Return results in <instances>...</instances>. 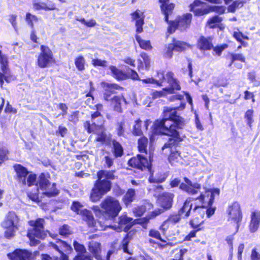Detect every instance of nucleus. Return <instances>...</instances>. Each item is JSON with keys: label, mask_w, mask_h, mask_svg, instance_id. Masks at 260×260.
Instances as JSON below:
<instances>
[{"label": "nucleus", "mask_w": 260, "mask_h": 260, "mask_svg": "<svg viewBox=\"0 0 260 260\" xmlns=\"http://www.w3.org/2000/svg\"><path fill=\"white\" fill-rule=\"evenodd\" d=\"M203 223V218H198L193 217V219L190 221V224L194 229H197V231L200 230V226Z\"/></svg>", "instance_id": "nucleus-44"}, {"label": "nucleus", "mask_w": 260, "mask_h": 260, "mask_svg": "<svg viewBox=\"0 0 260 260\" xmlns=\"http://www.w3.org/2000/svg\"><path fill=\"white\" fill-rule=\"evenodd\" d=\"M230 56L232 58V62H235V61H240L242 62H245V56L241 53H230Z\"/></svg>", "instance_id": "nucleus-49"}, {"label": "nucleus", "mask_w": 260, "mask_h": 260, "mask_svg": "<svg viewBox=\"0 0 260 260\" xmlns=\"http://www.w3.org/2000/svg\"><path fill=\"white\" fill-rule=\"evenodd\" d=\"M184 183H181L179 178H175L170 182L171 187H175L179 184V188L189 194L193 195L198 193L201 188V184L197 182L193 183L187 177L184 178Z\"/></svg>", "instance_id": "nucleus-9"}, {"label": "nucleus", "mask_w": 260, "mask_h": 260, "mask_svg": "<svg viewBox=\"0 0 260 260\" xmlns=\"http://www.w3.org/2000/svg\"><path fill=\"white\" fill-rule=\"evenodd\" d=\"M174 51V46L170 44L168 47L166 49V51L164 54L165 57L168 58H171L173 56V51Z\"/></svg>", "instance_id": "nucleus-56"}, {"label": "nucleus", "mask_w": 260, "mask_h": 260, "mask_svg": "<svg viewBox=\"0 0 260 260\" xmlns=\"http://www.w3.org/2000/svg\"><path fill=\"white\" fill-rule=\"evenodd\" d=\"M112 152L115 157H120L123 154V148L119 142L115 140L112 141Z\"/></svg>", "instance_id": "nucleus-34"}, {"label": "nucleus", "mask_w": 260, "mask_h": 260, "mask_svg": "<svg viewBox=\"0 0 260 260\" xmlns=\"http://www.w3.org/2000/svg\"><path fill=\"white\" fill-rule=\"evenodd\" d=\"M181 216H183L179 214V211L178 214L171 215L166 221L169 224H176L180 221Z\"/></svg>", "instance_id": "nucleus-48"}, {"label": "nucleus", "mask_w": 260, "mask_h": 260, "mask_svg": "<svg viewBox=\"0 0 260 260\" xmlns=\"http://www.w3.org/2000/svg\"><path fill=\"white\" fill-rule=\"evenodd\" d=\"M202 3L200 0H195L193 3L190 5V10L192 11L195 15L202 16L210 12L209 7L203 8Z\"/></svg>", "instance_id": "nucleus-20"}, {"label": "nucleus", "mask_w": 260, "mask_h": 260, "mask_svg": "<svg viewBox=\"0 0 260 260\" xmlns=\"http://www.w3.org/2000/svg\"><path fill=\"white\" fill-rule=\"evenodd\" d=\"M103 87L105 89L104 98L105 100L109 101L110 100L112 94L115 93L116 90L120 89L121 87L116 84L109 83H103Z\"/></svg>", "instance_id": "nucleus-23"}, {"label": "nucleus", "mask_w": 260, "mask_h": 260, "mask_svg": "<svg viewBox=\"0 0 260 260\" xmlns=\"http://www.w3.org/2000/svg\"><path fill=\"white\" fill-rule=\"evenodd\" d=\"M250 259L251 260H260V253L256 251V248L252 249Z\"/></svg>", "instance_id": "nucleus-60"}, {"label": "nucleus", "mask_w": 260, "mask_h": 260, "mask_svg": "<svg viewBox=\"0 0 260 260\" xmlns=\"http://www.w3.org/2000/svg\"><path fill=\"white\" fill-rule=\"evenodd\" d=\"M92 64L94 67H106L107 66V61L99 59H93Z\"/></svg>", "instance_id": "nucleus-55"}, {"label": "nucleus", "mask_w": 260, "mask_h": 260, "mask_svg": "<svg viewBox=\"0 0 260 260\" xmlns=\"http://www.w3.org/2000/svg\"><path fill=\"white\" fill-rule=\"evenodd\" d=\"M228 45L227 44H223L220 46H217L215 47H213V51L217 54L218 56H220L221 54V52L226 48H227Z\"/></svg>", "instance_id": "nucleus-57"}, {"label": "nucleus", "mask_w": 260, "mask_h": 260, "mask_svg": "<svg viewBox=\"0 0 260 260\" xmlns=\"http://www.w3.org/2000/svg\"><path fill=\"white\" fill-rule=\"evenodd\" d=\"M88 250L97 260H102L100 253L101 251V244L94 241L89 242Z\"/></svg>", "instance_id": "nucleus-29"}, {"label": "nucleus", "mask_w": 260, "mask_h": 260, "mask_svg": "<svg viewBox=\"0 0 260 260\" xmlns=\"http://www.w3.org/2000/svg\"><path fill=\"white\" fill-rule=\"evenodd\" d=\"M158 201L160 206L165 209H168L172 207L174 194L170 192H164L158 196Z\"/></svg>", "instance_id": "nucleus-19"}, {"label": "nucleus", "mask_w": 260, "mask_h": 260, "mask_svg": "<svg viewBox=\"0 0 260 260\" xmlns=\"http://www.w3.org/2000/svg\"><path fill=\"white\" fill-rule=\"evenodd\" d=\"M142 121L140 120H137L133 126L132 133L135 136H141L142 135L141 125Z\"/></svg>", "instance_id": "nucleus-40"}, {"label": "nucleus", "mask_w": 260, "mask_h": 260, "mask_svg": "<svg viewBox=\"0 0 260 260\" xmlns=\"http://www.w3.org/2000/svg\"><path fill=\"white\" fill-rule=\"evenodd\" d=\"M118 224L120 231L123 229L124 231L127 232L133 225V218L128 217L126 215H122L119 217Z\"/></svg>", "instance_id": "nucleus-26"}, {"label": "nucleus", "mask_w": 260, "mask_h": 260, "mask_svg": "<svg viewBox=\"0 0 260 260\" xmlns=\"http://www.w3.org/2000/svg\"><path fill=\"white\" fill-rule=\"evenodd\" d=\"M129 166L136 168L141 171L147 169L150 171L151 164L148 162L146 157L142 155L138 154L136 157H134L128 161Z\"/></svg>", "instance_id": "nucleus-15"}, {"label": "nucleus", "mask_w": 260, "mask_h": 260, "mask_svg": "<svg viewBox=\"0 0 260 260\" xmlns=\"http://www.w3.org/2000/svg\"><path fill=\"white\" fill-rule=\"evenodd\" d=\"M85 59L82 56L77 57L75 60V64L79 71H82L84 69Z\"/></svg>", "instance_id": "nucleus-43"}, {"label": "nucleus", "mask_w": 260, "mask_h": 260, "mask_svg": "<svg viewBox=\"0 0 260 260\" xmlns=\"http://www.w3.org/2000/svg\"><path fill=\"white\" fill-rule=\"evenodd\" d=\"M74 260H92L91 257L89 255H86L85 253L78 254L74 258Z\"/></svg>", "instance_id": "nucleus-61"}, {"label": "nucleus", "mask_w": 260, "mask_h": 260, "mask_svg": "<svg viewBox=\"0 0 260 260\" xmlns=\"http://www.w3.org/2000/svg\"><path fill=\"white\" fill-rule=\"evenodd\" d=\"M157 77L158 79H156V80L159 81V83L156 84L158 86L165 85L163 83L167 80L169 86L164 88V90L167 91L168 93H173L175 90H180L181 89L179 82L177 79L174 78V74L172 72L167 73L166 76L162 72H158Z\"/></svg>", "instance_id": "nucleus-7"}, {"label": "nucleus", "mask_w": 260, "mask_h": 260, "mask_svg": "<svg viewBox=\"0 0 260 260\" xmlns=\"http://www.w3.org/2000/svg\"><path fill=\"white\" fill-rule=\"evenodd\" d=\"M14 169L17 173L19 182L23 185L27 184L30 186L36 184L37 176L35 174H28L26 168L20 165L14 166Z\"/></svg>", "instance_id": "nucleus-12"}, {"label": "nucleus", "mask_w": 260, "mask_h": 260, "mask_svg": "<svg viewBox=\"0 0 260 260\" xmlns=\"http://www.w3.org/2000/svg\"><path fill=\"white\" fill-rule=\"evenodd\" d=\"M205 205L200 204L197 205L195 203L192 211L191 215L193 217H196L198 218H203L205 215Z\"/></svg>", "instance_id": "nucleus-30"}, {"label": "nucleus", "mask_w": 260, "mask_h": 260, "mask_svg": "<svg viewBox=\"0 0 260 260\" xmlns=\"http://www.w3.org/2000/svg\"><path fill=\"white\" fill-rule=\"evenodd\" d=\"M210 12H215L219 14H223L225 11V7L223 6H210Z\"/></svg>", "instance_id": "nucleus-54"}, {"label": "nucleus", "mask_w": 260, "mask_h": 260, "mask_svg": "<svg viewBox=\"0 0 260 260\" xmlns=\"http://www.w3.org/2000/svg\"><path fill=\"white\" fill-rule=\"evenodd\" d=\"M143 83L145 84L151 83V84H158L159 81H157L155 79L153 78H148L147 79L140 80Z\"/></svg>", "instance_id": "nucleus-63"}, {"label": "nucleus", "mask_w": 260, "mask_h": 260, "mask_svg": "<svg viewBox=\"0 0 260 260\" xmlns=\"http://www.w3.org/2000/svg\"><path fill=\"white\" fill-rule=\"evenodd\" d=\"M7 256L10 260H31L32 254L26 250L17 249Z\"/></svg>", "instance_id": "nucleus-18"}, {"label": "nucleus", "mask_w": 260, "mask_h": 260, "mask_svg": "<svg viewBox=\"0 0 260 260\" xmlns=\"http://www.w3.org/2000/svg\"><path fill=\"white\" fill-rule=\"evenodd\" d=\"M73 245L75 250L79 252L78 254H83L86 252V249L83 245L75 241L73 243Z\"/></svg>", "instance_id": "nucleus-51"}, {"label": "nucleus", "mask_w": 260, "mask_h": 260, "mask_svg": "<svg viewBox=\"0 0 260 260\" xmlns=\"http://www.w3.org/2000/svg\"><path fill=\"white\" fill-rule=\"evenodd\" d=\"M44 222L45 220L42 218H39L35 221H31V223H33V229L29 230L27 233L31 246H36L39 244V241L35 238L44 239L46 237V233L44 228Z\"/></svg>", "instance_id": "nucleus-5"}, {"label": "nucleus", "mask_w": 260, "mask_h": 260, "mask_svg": "<svg viewBox=\"0 0 260 260\" xmlns=\"http://www.w3.org/2000/svg\"><path fill=\"white\" fill-rule=\"evenodd\" d=\"M243 4L244 2L242 1H236L228 7V10L230 12L234 13L236 9L242 7Z\"/></svg>", "instance_id": "nucleus-46"}, {"label": "nucleus", "mask_w": 260, "mask_h": 260, "mask_svg": "<svg viewBox=\"0 0 260 260\" xmlns=\"http://www.w3.org/2000/svg\"><path fill=\"white\" fill-rule=\"evenodd\" d=\"M37 63L41 68L48 67L54 61L53 54L52 51L47 46L42 45L40 47Z\"/></svg>", "instance_id": "nucleus-13"}, {"label": "nucleus", "mask_w": 260, "mask_h": 260, "mask_svg": "<svg viewBox=\"0 0 260 260\" xmlns=\"http://www.w3.org/2000/svg\"><path fill=\"white\" fill-rule=\"evenodd\" d=\"M221 20L222 19L220 17L218 16H215L208 20V23L211 28H214L215 27V24L216 23L220 22Z\"/></svg>", "instance_id": "nucleus-52"}, {"label": "nucleus", "mask_w": 260, "mask_h": 260, "mask_svg": "<svg viewBox=\"0 0 260 260\" xmlns=\"http://www.w3.org/2000/svg\"><path fill=\"white\" fill-rule=\"evenodd\" d=\"M48 247L50 249L54 250L59 254V257L56 256L53 259L48 254H42V260H68V256L64 252H69L72 249V247L60 239H55L54 241L50 242L48 243Z\"/></svg>", "instance_id": "nucleus-3"}, {"label": "nucleus", "mask_w": 260, "mask_h": 260, "mask_svg": "<svg viewBox=\"0 0 260 260\" xmlns=\"http://www.w3.org/2000/svg\"><path fill=\"white\" fill-rule=\"evenodd\" d=\"M136 40L141 48L145 50H150L151 49L152 47L149 41L142 39L141 37L138 35H136Z\"/></svg>", "instance_id": "nucleus-37"}, {"label": "nucleus", "mask_w": 260, "mask_h": 260, "mask_svg": "<svg viewBox=\"0 0 260 260\" xmlns=\"http://www.w3.org/2000/svg\"><path fill=\"white\" fill-rule=\"evenodd\" d=\"M109 101L111 102V105L113 107L114 110L117 112L120 113L122 112L121 105L123 102L125 104H126L125 99L122 96H114Z\"/></svg>", "instance_id": "nucleus-27"}, {"label": "nucleus", "mask_w": 260, "mask_h": 260, "mask_svg": "<svg viewBox=\"0 0 260 260\" xmlns=\"http://www.w3.org/2000/svg\"><path fill=\"white\" fill-rule=\"evenodd\" d=\"M37 18L34 16L31 15L30 13H27L26 16V21L27 24L30 25L31 28H34V21H37Z\"/></svg>", "instance_id": "nucleus-53"}, {"label": "nucleus", "mask_w": 260, "mask_h": 260, "mask_svg": "<svg viewBox=\"0 0 260 260\" xmlns=\"http://www.w3.org/2000/svg\"><path fill=\"white\" fill-rule=\"evenodd\" d=\"M149 235L150 237L155 238H156L157 239H158V240H160L161 239L160 234L159 233V232L157 231H155V230H150V232H149Z\"/></svg>", "instance_id": "nucleus-62"}, {"label": "nucleus", "mask_w": 260, "mask_h": 260, "mask_svg": "<svg viewBox=\"0 0 260 260\" xmlns=\"http://www.w3.org/2000/svg\"><path fill=\"white\" fill-rule=\"evenodd\" d=\"M34 8L36 10H54L55 8L54 5H52L50 6H47V5L43 3L38 1L37 0H35L33 4Z\"/></svg>", "instance_id": "nucleus-35"}, {"label": "nucleus", "mask_w": 260, "mask_h": 260, "mask_svg": "<svg viewBox=\"0 0 260 260\" xmlns=\"http://www.w3.org/2000/svg\"><path fill=\"white\" fill-rule=\"evenodd\" d=\"M115 171L101 170L97 173L98 178L111 181L115 179Z\"/></svg>", "instance_id": "nucleus-32"}, {"label": "nucleus", "mask_w": 260, "mask_h": 260, "mask_svg": "<svg viewBox=\"0 0 260 260\" xmlns=\"http://www.w3.org/2000/svg\"><path fill=\"white\" fill-rule=\"evenodd\" d=\"M5 112L6 113H12L14 114H16L17 113V110L16 109L13 108L8 102L7 106L5 109Z\"/></svg>", "instance_id": "nucleus-64"}, {"label": "nucleus", "mask_w": 260, "mask_h": 260, "mask_svg": "<svg viewBox=\"0 0 260 260\" xmlns=\"http://www.w3.org/2000/svg\"><path fill=\"white\" fill-rule=\"evenodd\" d=\"M149 172L151 174L148 179V181L150 183H160L164 182L167 178V175L161 172L157 173L154 175L153 174L151 173V168Z\"/></svg>", "instance_id": "nucleus-33"}, {"label": "nucleus", "mask_w": 260, "mask_h": 260, "mask_svg": "<svg viewBox=\"0 0 260 260\" xmlns=\"http://www.w3.org/2000/svg\"><path fill=\"white\" fill-rule=\"evenodd\" d=\"M192 15L186 13L180 16L174 21L169 23L168 31L170 34L174 32L176 28H179L181 31L185 30L189 28L191 23Z\"/></svg>", "instance_id": "nucleus-10"}, {"label": "nucleus", "mask_w": 260, "mask_h": 260, "mask_svg": "<svg viewBox=\"0 0 260 260\" xmlns=\"http://www.w3.org/2000/svg\"><path fill=\"white\" fill-rule=\"evenodd\" d=\"M251 220L249 224V230L251 233L256 232L260 224V211H252L250 215Z\"/></svg>", "instance_id": "nucleus-22"}, {"label": "nucleus", "mask_w": 260, "mask_h": 260, "mask_svg": "<svg viewBox=\"0 0 260 260\" xmlns=\"http://www.w3.org/2000/svg\"><path fill=\"white\" fill-rule=\"evenodd\" d=\"M71 209L77 214L81 215L83 219L87 222L89 226H95L96 222L92 213L90 211L85 209L80 202L78 201L73 202Z\"/></svg>", "instance_id": "nucleus-11"}, {"label": "nucleus", "mask_w": 260, "mask_h": 260, "mask_svg": "<svg viewBox=\"0 0 260 260\" xmlns=\"http://www.w3.org/2000/svg\"><path fill=\"white\" fill-rule=\"evenodd\" d=\"M159 1L161 3V12L165 15V20L168 22L169 15L172 13L174 5L173 4H169V0H159Z\"/></svg>", "instance_id": "nucleus-24"}, {"label": "nucleus", "mask_w": 260, "mask_h": 260, "mask_svg": "<svg viewBox=\"0 0 260 260\" xmlns=\"http://www.w3.org/2000/svg\"><path fill=\"white\" fill-rule=\"evenodd\" d=\"M219 194V189L215 188L212 190H207L205 193H201L199 198L196 200H199L201 202L200 205H203L208 206H211L214 200L215 195Z\"/></svg>", "instance_id": "nucleus-17"}, {"label": "nucleus", "mask_w": 260, "mask_h": 260, "mask_svg": "<svg viewBox=\"0 0 260 260\" xmlns=\"http://www.w3.org/2000/svg\"><path fill=\"white\" fill-rule=\"evenodd\" d=\"M215 211V208L211 206H206V212L205 214L207 217H210L214 214Z\"/></svg>", "instance_id": "nucleus-59"}, {"label": "nucleus", "mask_w": 260, "mask_h": 260, "mask_svg": "<svg viewBox=\"0 0 260 260\" xmlns=\"http://www.w3.org/2000/svg\"><path fill=\"white\" fill-rule=\"evenodd\" d=\"M70 228L67 225H63L59 229V234L62 236H67L70 234Z\"/></svg>", "instance_id": "nucleus-58"}, {"label": "nucleus", "mask_w": 260, "mask_h": 260, "mask_svg": "<svg viewBox=\"0 0 260 260\" xmlns=\"http://www.w3.org/2000/svg\"><path fill=\"white\" fill-rule=\"evenodd\" d=\"M185 104L181 103L180 107H166L164 110V116L161 120H156L153 124V133L170 137L162 149L172 148L181 141L179 129L183 128L185 122L183 118L177 115V110H182Z\"/></svg>", "instance_id": "nucleus-1"}, {"label": "nucleus", "mask_w": 260, "mask_h": 260, "mask_svg": "<svg viewBox=\"0 0 260 260\" xmlns=\"http://www.w3.org/2000/svg\"><path fill=\"white\" fill-rule=\"evenodd\" d=\"M8 150L5 147L0 145V165L8 159L7 154Z\"/></svg>", "instance_id": "nucleus-47"}, {"label": "nucleus", "mask_w": 260, "mask_h": 260, "mask_svg": "<svg viewBox=\"0 0 260 260\" xmlns=\"http://www.w3.org/2000/svg\"><path fill=\"white\" fill-rule=\"evenodd\" d=\"M138 143L139 151L146 154L148 139L146 137H142L139 139Z\"/></svg>", "instance_id": "nucleus-38"}, {"label": "nucleus", "mask_w": 260, "mask_h": 260, "mask_svg": "<svg viewBox=\"0 0 260 260\" xmlns=\"http://www.w3.org/2000/svg\"><path fill=\"white\" fill-rule=\"evenodd\" d=\"M109 69L111 72L112 76L117 80H123L127 79L128 77L127 74L117 69L115 66H111Z\"/></svg>", "instance_id": "nucleus-31"}, {"label": "nucleus", "mask_w": 260, "mask_h": 260, "mask_svg": "<svg viewBox=\"0 0 260 260\" xmlns=\"http://www.w3.org/2000/svg\"><path fill=\"white\" fill-rule=\"evenodd\" d=\"M135 195V191L133 189H128L125 195L124 196V201L126 204H129L133 201Z\"/></svg>", "instance_id": "nucleus-42"}, {"label": "nucleus", "mask_w": 260, "mask_h": 260, "mask_svg": "<svg viewBox=\"0 0 260 260\" xmlns=\"http://www.w3.org/2000/svg\"><path fill=\"white\" fill-rule=\"evenodd\" d=\"M102 210L109 219L116 217L122 209L118 200L116 198L108 196L101 203Z\"/></svg>", "instance_id": "nucleus-4"}, {"label": "nucleus", "mask_w": 260, "mask_h": 260, "mask_svg": "<svg viewBox=\"0 0 260 260\" xmlns=\"http://www.w3.org/2000/svg\"><path fill=\"white\" fill-rule=\"evenodd\" d=\"M36 184L37 189L35 192L27 193L28 197L34 202H39L38 193L39 189L43 191L42 194L48 197H54L59 193L58 190L56 188V183L51 184L44 173H42L39 176L37 183Z\"/></svg>", "instance_id": "nucleus-2"}, {"label": "nucleus", "mask_w": 260, "mask_h": 260, "mask_svg": "<svg viewBox=\"0 0 260 260\" xmlns=\"http://www.w3.org/2000/svg\"><path fill=\"white\" fill-rule=\"evenodd\" d=\"M172 45L174 46V51L177 52L182 51L188 47L186 43L179 41H174Z\"/></svg>", "instance_id": "nucleus-39"}, {"label": "nucleus", "mask_w": 260, "mask_h": 260, "mask_svg": "<svg viewBox=\"0 0 260 260\" xmlns=\"http://www.w3.org/2000/svg\"><path fill=\"white\" fill-rule=\"evenodd\" d=\"M191 198H189L184 203L183 207L179 210V214L184 217H187L191 215L194 205L191 203Z\"/></svg>", "instance_id": "nucleus-28"}, {"label": "nucleus", "mask_w": 260, "mask_h": 260, "mask_svg": "<svg viewBox=\"0 0 260 260\" xmlns=\"http://www.w3.org/2000/svg\"><path fill=\"white\" fill-rule=\"evenodd\" d=\"M132 17L133 20L135 21L137 33L142 32L144 18L143 13L138 10L132 14Z\"/></svg>", "instance_id": "nucleus-21"}, {"label": "nucleus", "mask_w": 260, "mask_h": 260, "mask_svg": "<svg viewBox=\"0 0 260 260\" xmlns=\"http://www.w3.org/2000/svg\"><path fill=\"white\" fill-rule=\"evenodd\" d=\"M233 37L239 42H240L241 44H244V42L242 39L248 40L249 38L244 36L241 32H240L238 29H237V31H235L233 33Z\"/></svg>", "instance_id": "nucleus-45"}, {"label": "nucleus", "mask_w": 260, "mask_h": 260, "mask_svg": "<svg viewBox=\"0 0 260 260\" xmlns=\"http://www.w3.org/2000/svg\"><path fill=\"white\" fill-rule=\"evenodd\" d=\"M0 64L2 72H0V84L2 87L4 81L9 82L10 80V72L8 68V58L0 50Z\"/></svg>", "instance_id": "nucleus-16"}, {"label": "nucleus", "mask_w": 260, "mask_h": 260, "mask_svg": "<svg viewBox=\"0 0 260 260\" xmlns=\"http://www.w3.org/2000/svg\"><path fill=\"white\" fill-rule=\"evenodd\" d=\"M253 111L252 110H248L246 111L245 118L246 120L247 123L249 125V127H251V124L253 122Z\"/></svg>", "instance_id": "nucleus-50"}, {"label": "nucleus", "mask_w": 260, "mask_h": 260, "mask_svg": "<svg viewBox=\"0 0 260 260\" xmlns=\"http://www.w3.org/2000/svg\"><path fill=\"white\" fill-rule=\"evenodd\" d=\"M227 212L229 215V220L237 224L236 232H237L242 219V214L239 203L237 202L232 203L229 206Z\"/></svg>", "instance_id": "nucleus-14"}, {"label": "nucleus", "mask_w": 260, "mask_h": 260, "mask_svg": "<svg viewBox=\"0 0 260 260\" xmlns=\"http://www.w3.org/2000/svg\"><path fill=\"white\" fill-rule=\"evenodd\" d=\"M180 157V155L178 151L176 150L175 151H173L172 149H171V153L168 159L169 162L172 165H173L175 162H178Z\"/></svg>", "instance_id": "nucleus-41"}, {"label": "nucleus", "mask_w": 260, "mask_h": 260, "mask_svg": "<svg viewBox=\"0 0 260 260\" xmlns=\"http://www.w3.org/2000/svg\"><path fill=\"white\" fill-rule=\"evenodd\" d=\"M111 182L109 180H105L98 179L94 183V187L92 189L90 198V200L95 202L100 200L102 196L111 188Z\"/></svg>", "instance_id": "nucleus-6"}, {"label": "nucleus", "mask_w": 260, "mask_h": 260, "mask_svg": "<svg viewBox=\"0 0 260 260\" xmlns=\"http://www.w3.org/2000/svg\"><path fill=\"white\" fill-rule=\"evenodd\" d=\"M212 41L210 37L201 36L198 40V47L201 50H211L213 47Z\"/></svg>", "instance_id": "nucleus-25"}, {"label": "nucleus", "mask_w": 260, "mask_h": 260, "mask_svg": "<svg viewBox=\"0 0 260 260\" xmlns=\"http://www.w3.org/2000/svg\"><path fill=\"white\" fill-rule=\"evenodd\" d=\"M141 57L142 60H139L140 65L138 66L139 70H140L141 68H143V66L144 64L145 70H149L150 67V59L149 57L145 53H141Z\"/></svg>", "instance_id": "nucleus-36"}, {"label": "nucleus", "mask_w": 260, "mask_h": 260, "mask_svg": "<svg viewBox=\"0 0 260 260\" xmlns=\"http://www.w3.org/2000/svg\"><path fill=\"white\" fill-rule=\"evenodd\" d=\"M19 218L14 212H9L6 218L2 223L3 228L6 229L5 236L7 239H11L14 236L17 230Z\"/></svg>", "instance_id": "nucleus-8"}]
</instances>
